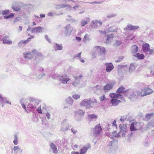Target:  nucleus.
Here are the masks:
<instances>
[{"label": "nucleus", "mask_w": 154, "mask_h": 154, "mask_svg": "<svg viewBox=\"0 0 154 154\" xmlns=\"http://www.w3.org/2000/svg\"><path fill=\"white\" fill-rule=\"evenodd\" d=\"M97 103V100L94 98L85 99L80 103L81 106L86 109H91L93 108L94 104Z\"/></svg>", "instance_id": "f257e3e1"}, {"label": "nucleus", "mask_w": 154, "mask_h": 154, "mask_svg": "<svg viewBox=\"0 0 154 154\" xmlns=\"http://www.w3.org/2000/svg\"><path fill=\"white\" fill-rule=\"evenodd\" d=\"M120 128V131L117 134L115 135V134L116 132V131H113L112 133V135L113 136L115 137H119L122 135V137H124L125 136L126 133L128 132V129H127V126L126 124H120L119 126Z\"/></svg>", "instance_id": "f03ea898"}, {"label": "nucleus", "mask_w": 154, "mask_h": 154, "mask_svg": "<svg viewBox=\"0 0 154 154\" xmlns=\"http://www.w3.org/2000/svg\"><path fill=\"white\" fill-rule=\"evenodd\" d=\"M28 101L29 103H28L26 105L27 106L28 109L30 110L33 109L38 104V101L32 97L29 98Z\"/></svg>", "instance_id": "7ed1b4c3"}, {"label": "nucleus", "mask_w": 154, "mask_h": 154, "mask_svg": "<svg viewBox=\"0 0 154 154\" xmlns=\"http://www.w3.org/2000/svg\"><path fill=\"white\" fill-rule=\"evenodd\" d=\"M37 52L35 49L32 50L31 52H25L23 54V57L25 59H31L34 57L35 54H37Z\"/></svg>", "instance_id": "20e7f679"}, {"label": "nucleus", "mask_w": 154, "mask_h": 154, "mask_svg": "<svg viewBox=\"0 0 154 154\" xmlns=\"http://www.w3.org/2000/svg\"><path fill=\"white\" fill-rule=\"evenodd\" d=\"M131 98H137L138 96L141 95L140 92L138 91H134L132 90L128 89L127 93Z\"/></svg>", "instance_id": "39448f33"}, {"label": "nucleus", "mask_w": 154, "mask_h": 154, "mask_svg": "<svg viewBox=\"0 0 154 154\" xmlns=\"http://www.w3.org/2000/svg\"><path fill=\"white\" fill-rule=\"evenodd\" d=\"M142 49L143 53H146L147 52H149V54L151 55L153 53V50L150 48V45L148 43H145L143 44L142 46Z\"/></svg>", "instance_id": "423d86ee"}, {"label": "nucleus", "mask_w": 154, "mask_h": 154, "mask_svg": "<svg viewBox=\"0 0 154 154\" xmlns=\"http://www.w3.org/2000/svg\"><path fill=\"white\" fill-rule=\"evenodd\" d=\"M64 34L66 37H69L73 30V28L70 24L67 25L64 27Z\"/></svg>", "instance_id": "0eeeda50"}, {"label": "nucleus", "mask_w": 154, "mask_h": 154, "mask_svg": "<svg viewBox=\"0 0 154 154\" xmlns=\"http://www.w3.org/2000/svg\"><path fill=\"white\" fill-rule=\"evenodd\" d=\"M116 84L115 81H112L107 83L103 88L104 92H106L112 89Z\"/></svg>", "instance_id": "6e6552de"}, {"label": "nucleus", "mask_w": 154, "mask_h": 154, "mask_svg": "<svg viewBox=\"0 0 154 154\" xmlns=\"http://www.w3.org/2000/svg\"><path fill=\"white\" fill-rule=\"evenodd\" d=\"M68 120L64 119L61 123V126L60 131H66L68 129L69 127V124L67 123Z\"/></svg>", "instance_id": "1a4fd4ad"}, {"label": "nucleus", "mask_w": 154, "mask_h": 154, "mask_svg": "<svg viewBox=\"0 0 154 154\" xmlns=\"http://www.w3.org/2000/svg\"><path fill=\"white\" fill-rule=\"evenodd\" d=\"M102 24V22L100 20H93L91 24L93 28L97 29V27L100 26Z\"/></svg>", "instance_id": "9d476101"}, {"label": "nucleus", "mask_w": 154, "mask_h": 154, "mask_svg": "<svg viewBox=\"0 0 154 154\" xmlns=\"http://www.w3.org/2000/svg\"><path fill=\"white\" fill-rule=\"evenodd\" d=\"M91 147V146L90 143H87L85 145L80 149V154H85L88 149H90Z\"/></svg>", "instance_id": "9b49d317"}, {"label": "nucleus", "mask_w": 154, "mask_h": 154, "mask_svg": "<svg viewBox=\"0 0 154 154\" xmlns=\"http://www.w3.org/2000/svg\"><path fill=\"white\" fill-rule=\"evenodd\" d=\"M152 91L149 88H145L143 90H142L141 92H140L141 96H144L148 95L150 94Z\"/></svg>", "instance_id": "f8f14e48"}, {"label": "nucleus", "mask_w": 154, "mask_h": 154, "mask_svg": "<svg viewBox=\"0 0 154 154\" xmlns=\"http://www.w3.org/2000/svg\"><path fill=\"white\" fill-rule=\"evenodd\" d=\"M2 96V94H0V103L2 104V107H4V105L6 103H8L11 105V103L9 102L8 99L6 97H3Z\"/></svg>", "instance_id": "ddd939ff"}, {"label": "nucleus", "mask_w": 154, "mask_h": 154, "mask_svg": "<svg viewBox=\"0 0 154 154\" xmlns=\"http://www.w3.org/2000/svg\"><path fill=\"white\" fill-rule=\"evenodd\" d=\"M109 96L111 98H118L121 100H122L123 97L122 94H120L118 93H110L109 94Z\"/></svg>", "instance_id": "4468645a"}, {"label": "nucleus", "mask_w": 154, "mask_h": 154, "mask_svg": "<svg viewBox=\"0 0 154 154\" xmlns=\"http://www.w3.org/2000/svg\"><path fill=\"white\" fill-rule=\"evenodd\" d=\"M82 76V75H80L79 76H74V78L75 79V82H72V85L74 86H76L79 83L80 81V79Z\"/></svg>", "instance_id": "2eb2a0df"}, {"label": "nucleus", "mask_w": 154, "mask_h": 154, "mask_svg": "<svg viewBox=\"0 0 154 154\" xmlns=\"http://www.w3.org/2000/svg\"><path fill=\"white\" fill-rule=\"evenodd\" d=\"M154 118V113L152 112L150 113H147L145 116V117L143 118L144 121L146 122L149 121L150 119L151 120Z\"/></svg>", "instance_id": "dca6fc26"}, {"label": "nucleus", "mask_w": 154, "mask_h": 154, "mask_svg": "<svg viewBox=\"0 0 154 154\" xmlns=\"http://www.w3.org/2000/svg\"><path fill=\"white\" fill-rule=\"evenodd\" d=\"M105 65L106 66V70L107 72H111L114 67L112 63H105Z\"/></svg>", "instance_id": "f3484780"}, {"label": "nucleus", "mask_w": 154, "mask_h": 154, "mask_svg": "<svg viewBox=\"0 0 154 154\" xmlns=\"http://www.w3.org/2000/svg\"><path fill=\"white\" fill-rule=\"evenodd\" d=\"M125 89V87L123 86H122L118 88V89L116 91V93H118L120 94H122V93H124V94L125 95L128 91V90H124Z\"/></svg>", "instance_id": "a211bd4d"}, {"label": "nucleus", "mask_w": 154, "mask_h": 154, "mask_svg": "<svg viewBox=\"0 0 154 154\" xmlns=\"http://www.w3.org/2000/svg\"><path fill=\"white\" fill-rule=\"evenodd\" d=\"M13 150L14 152V154H17L18 153H19V154H22L23 149L19 146H14L13 149H12V150Z\"/></svg>", "instance_id": "6ab92c4d"}, {"label": "nucleus", "mask_w": 154, "mask_h": 154, "mask_svg": "<svg viewBox=\"0 0 154 154\" xmlns=\"http://www.w3.org/2000/svg\"><path fill=\"white\" fill-rule=\"evenodd\" d=\"M139 26H133L131 24H128L127 26L124 28L125 30H133L138 29Z\"/></svg>", "instance_id": "aec40b11"}, {"label": "nucleus", "mask_w": 154, "mask_h": 154, "mask_svg": "<svg viewBox=\"0 0 154 154\" xmlns=\"http://www.w3.org/2000/svg\"><path fill=\"white\" fill-rule=\"evenodd\" d=\"M102 129L100 124L97 125L93 129V131L95 135H97L100 134Z\"/></svg>", "instance_id": "412c9836"}, {"label": "nucleus", "mask_w": 154, "mask_h": 154, "mask_svg": "<svg viewBox=\"0 0 154 154\" xmlns=\"http://www.w3.org/2000/svg\"><path fill=\"white\" fill-rule=\"evenodd\" d=\"M67 77V75L65 76L63 75H60L59 80L63 84H66L67 83V82L70 80V79L69 78H66Z\"/></svg>", "instance_id": "4be33fe9"}, {"label": "nucleus", "mask_w": 154, "mask_h": 154, "mask_svg": "<svg viewBox=\"0 0 154 154\" xmlns=\"http://www.w3.org/2000/svg\"><path fill=\"white\" fill-rule=\"evenodd\" d=\"M43 28L40 26L36 27L32 29L31 30V32L32 33H40L42 32V30Z\"/></svg>", "instance_id": "5701e85b"}, {"label": "nucleus", "mask_w": 154, "mask_h": 154, "mask_svg": "<svg viewBox=\"0 0 154 154\" xmlns=\"http://www.w3.org/2000/svg\"><path fill=\"white\" fill-rule=\"evenodd\" d=\"M9 36L8 35H6L4 36L2 39L3 43L6 44H11L12 43V42L11 40H9Z\"/></svg>", "instance_id": "b1692460"}, {"label": "nucleus", "mask_w": 154, "mask_h": 154, "mask_svg": "<svg viewBox=\"0 0 154 154\" xmlns=\"http://www.w3.org/2000/svg\"><path fill=\"white\" fill-rule=\"evenodd\" d=\"M114 35L113 34H110L107 35V38L105 43L106 44H110L112 41Z\"/></svg>", "instance_id": "393cba45"}, {"label": "nucleus", "mask_w": 154, "mask_h": 154, "mask_svg": "<svg viewBox=\"0 0 154 154\" xmlns=\"http://www.w3.org/2000/svg\"><path fill=\"white\" fill-rule=\"evenodd\" d=\"M94 48L96 49H99L100 54L101 55H104L106 51L105 48L103 47L96 46H95Z\"/></svg>", "instance_id": "a878e982"}, {"label": "nucleus", "mask_w": 154, "mask_h": 154, "mask_svg": "<svg viewBox=\"0 0 154 154\" xmlns=\"http://www.w3.org/2000/svg\"><path fill=\"white\" fill-rule=\"evenodd\" d=\"M110 102L112 106H116L121 102V101L116 99H112L110 100Z\"/></svg>", "instance_id": "bb28decb"}, {"label": "nucleus", "mask_w": 154, "mask_h": 154, "mask_svg": "<svg viewBox=\"0 0 154 154\" xmlns=\"http://www.w3.org/2000/svg\"><path fill=\"white\" fill-rule=\"evenodd\" d=\"M54 48L55 51L61 50L63 49V46L62 44H59L57 43H54Z\"/></svg>", "instance_id": "cd10ccee"}, {"label": "nucleus", "mask_w": 154, "mask_h": 154, "mask_svg": "<svg viewBox=\"0 0 154 154\" xmlns=\"http://www.w3.org/2000/svg\"><path fill=\"white\" fill-rule=\"evenodd\" d=\"M117 30V28L115 26H112L108 28L106 32H116Z\"/></svg>", "instance_id": "c85d7f7f"}, {"label": "nucleus", "mask_w": 154, "mask_h": 154, "mask_svg": "<svg viewBox=\"0 0 154 154\" xmlns=\"http://www.w3.org/2000/svg\"><path fill=\"white\" fill-rule=\"evenodd\" d=\"M88 120L90 122H91L93 119L96 120L97 118V116L96 115L94 114H89L88 115Z\"/></svg>", "instance_id": "c756f323"}, {"label": "nucleus", "mask_w": 154, "mask_h": 154, "mask_svg": "<svg viewBox=\"0 0 154 154\" xmlns=\"http://www.w3.org/2000/svg\"><path fill=\"white\" fill-rule=\"evenodd\" d=\"M86 20H82L81 22V26H84L86 24H87L88 22L90 20V18L89 17H86Z\"/></svg>", "instance_id": "7c9ffc66"}, {"label": "nucleus", "mask_w": 154, "mask_h": 154, "mask_svg": "<svg viewBox=\"0 0 154 154\" xmlns=\"http://www.w3.org/2000/svg\"><path fill=\"white\" fill-rule=\"evenodd\" d=\"M85 112V111L84 110H83L82 109H79L75 111V113L76 114L82 116L84 115Z\"/></svg>", "instance_id": "2f4dec72"}, {"label": "nucleus", "mask_w": 154, "mask_h": 154, "mask_svg": "<svg viewBox=\"0 0 154 154\" xmlns=\"http://www.w3.org/2000/svg\"><path fill=\"white\" fill-rule=\"evenodd\" d=\"M26 99H23L20 101V102L22 105V107L25 109L26 111L27 112H28L27 111L26 108V104L27 103H25V104L23 103V101H24V102H26Z\"/></svg>", "instance_id": "473e14b6"}, {"label": "nucleus", "mask_w": 154, "mask_h": 154, "mask_svg": "<svg viewBox=\"0 0 154 154\" xmlns=\"http://www.w3.org/2000/svg\"><path fill=\"white\" fill-rule=\"evenodd\" d=\"M50 146L53 150V152L54 153H56L57 152L56 146L54 144L52 143L51 144Z\"/></svg>", "instance_id": "72a5a7b5"}, {"label": "nucleus", "mask_w": 154, "mask_h": 154, "mask_svg": "<svg viewBox=\"0 0 154 154\" xmlns=\"http://www.w3.org/2000/svg\"><path fill=\"white\" fill-rule=\"evenodd\" d=\"M136 123L133 122L131 123L130 126V129L131 131H136L137 130L135 127Z\"/></svg>", "instance_id": "f704fd0d"}, {"label": "nucleus", "mask_w": 154, "mask_h": 154, "mask_svg": "<svg viewBox=\"0 0 154 154\" xmlns=\"http://www.w3.org/2000/svg\"><path fill=\"white\" fill-rule=\"evenodd\" d=\"M134 56L137 58L139 60H142L145 57V56L144 54H140L139 53H137Z\"/></svg>", "instance_id": "c9c22d12"}, {"label": "nucleus", "mask_w": 154, "mask_h": 154, "mask_svg": "<svg viewBox=\"0 0 154 154\" xmlns=\"http://www.w3.org/2000/svg\"><path fill=\"white\" fill-rule=\"evenodd\" d=\"M132 52L135 53L138 51V47L136 45H133L131 47Z\"/></svg>", "instance_id": "e433bc0d"}, {"label": "nucleus", "mask_w": 154, "mask_h": 154, "mask_svg": "<svg viewBox=\"0 0 154 154\" xmlns=\"http://www.w3.org/2000/svg\"><path fill=\"white\" fill-rule=\"evenodd\" d=\"M27 41L26 40L20 41L18 43V46L20 47L24 46L26 44L28 43Z\"/></svg>", "instance_id": "4c0bfd02"}, {"label": "nucleus", "mask_w": 154, "mask_h": 154, "mask_svg": "<svg viewBox=\"0 0 154 154\" xmlns=\"http://www.w3.org/2000/svg\"><path fill=\"white\" fill-rule=\"evenodd\" d=\"M66 103L72 105L73 102V100L71 97H69L66 100Z\"/></svg>", "instance_id": "58836bf2"}, {"label": "nucleus", "mask_w": 154, "mask_h": 154, "mask_svg": "<svg viewBox=\"0 0 154 154\" xmlns=\"http://www.w3.org/2000/svg\"><path fill=\"white\" fill-rule=\"evenodd\" d=\"M135 69V66L133 64H131L129 68V72L132 73Z\"/></svg>", "instance_id": "ea45409f"}, {"label": "nucleus", "mask_w": 154, "mask_h": 154, "mask_svg": "<svg viewBox=\"0 0 154 154\" xmlns=\"http://www.w3.org/2000/svg\"><path fill=\"white\" fill-rule=\"evenodd\" d=\"M62 8L67 7V9H70L72 8L71 6L65 3L61 4Z\"/></svg>", "instance_id": "a19ab883"}, {"label": "nucleus", "mask_w": 154, "mask_h": 154, "mask_svg": "<svg viewBox=\"0 0 154 154\" xmlns=\"http://www.w3.org/2000/svg\"><path fill=\"white\" fill-rule=\"evenodd\" d=\"M14 17V14L11 13L9 15H5L4 16V17L5 19H8L11 18H12Z\"/></svg>", "instance_id": "79ce46f5"}, {"label": "nucleus", "mask_w": 154, "mask_h": 154, "mask_svg": "<svg viewBox=\"0 0 154 154\" xmlns=\"http://www.w3.org/2000/svg\"><path fill=\"white\" fill-rule=\"evenodd\" d=\"M148 125L149 127H154V118L148 123Z\"/></svg>", "instance_id": "37998d69"}, {"label": "nucleus", "mask_w": 154, "mask_h": 154, "mask_svg": "<svg viewBox=\"0 0 154 154\" xmlns=\"http://www.w3.org/2000/svg\"><path fill=\"white\" fill-rule=\"evenodd\" d=\"M75 117L76 120L78 122L80 121L81 120L82 116L75 113Z\"/></svg>", "instance_id": "c03bdc74"}, {"label": "nucleus", "mask_w": 154, "mask_h": 154, "mask_svg": "<svg viewBox=\"0 0 154 154\" xmlns=\"http://www.w3.org/2000/svg\"><path fill=\"white\" fill-rule=\"evenodd\" d=\"M117 15L116 13H111L108 14L107 15V17L109 18H110L113 17H114Z\"/></svg>", "instance_id": "a18cd8bd"}, {"label": "nucleus", "mask_w": 154, "mask_h": 154, "mask_svg": "<svg viewBox=\"0 0 154 154\" xmlns=\"http://www.w3.org/2000/svg\"><path fill=\"white\" fill-rule=\"evenodd\" d=\"M18 137L17 135H15L14 136V140L13 141V143L14 145H17L18 144Z\"/></svg>", "instance_id": "49530a36"}, {"label": "nucleus", "mask_w": 154, "mask_h": 154, "mask_svg": "<svg viewBox=\"0 0 154 154\" xmlns=\"http://www.w3.org/2000/svg\"><path fill=\"white\" fill-rule=\"evenodd\" d=\"M83 39L84 41V42L89 41L90 40V39L89 38V36L87 34H86L85 35Z\"/></svg>", "instance_id": "de8ad7c7"}, {"label": "nucleus", "mask_w": 154, "mask_h": 154, "mask_svg": "<svg viewBox=\"0 0 154 154\" xmlns=\"http://www.w3.org/2000/svg\"><path fill=\"white\" fill-rule=\"evenodd\" d=\"M12 8L14 11H19L20 10V8L19 7H17L16 5L12 6Z\"/></svg>", "instance_id": "09e8293b"}, {"label": "nucleus", "mask_w": 154, "mask_h": 154, "mask_svg": "<svg viewBox=\"0 0 154 154\" xmlns=\"http://www.w3.org/2000/svg\"><path fill=\"white\" fill-rule=\"evenodd\" d=\"M45 75V74L44 73L40 74L36 77V78L39 80L42 79L43 77Z\"/></svg>", "instance_id": "8fccbe9b"}, {"label": "nucleus", "mask_w": 154, "mask_h": 154, "mask_svg": "<svg viewBox=\"0 0 154 154\" xmlns=\"http://www.w3.org/2000/svg\"><path fill=\"white\" fill-rule=\"evenodd\" d=\"M60 75L58 74H55L54 75H49V77H51L54 79H56L59 78Z\"/></svg>", "instance_id": "3c124183"}, {"label": "nucleus", "mask_w": 154, "mask_h": 154, "mask_svg": "<svg viewBox=\"0 0 154 154\" xmlns=\"http://www.w3.org/2000/svg\"><path fill=\"white\" fill-rule=\"evenodd\" d=\"M9 12V10H2V13L3 15L8 14Z\"/></svg>", "instance_id": "603ef678"}, {"label": "nucleus", "mask_w": 154, "mask_h": 154, "mask_svg": "<svg viewBox=\"0 0 154 154\" xmlns=\"http://www.w3.org/2000/svg\"><path fill=\"white\" fill-rule=\"evenodd\" d=\"M122 43L121 41L119 40H116L115 43L114 44V45L118 46L120 45Z\"/></svg>", "instance_id": "864d4df0"}, {"label": "nucleus", "mask_w": 154, "mask_h": 154, "mask_svg": "<svg viewBox=\"0 0 154 154\" xmlns=\"http://www.w3.org/2000/svg\"><path fill=\"white\" fill-rule=\"evenodd\" d=\"M124 57L123 56H121L118 57L117 60H115V62H119L122 61L124 58Z\"/></svg>", "instance_id": "5fc2aeb1"}, {"label": "nucleus", "mask_w": 154, "mask_h": 154, "mask_svg": "<svg viewBox=\"0 0 154 154\" xmlns=\"http://www.w3.org/2000/svg\"><path fill=\"white\" fill-rule=\"evenodd\" d=\"M103 2H97L94 1V2H88V3H90L91 4H101Z\"/></svg>", "instance_id": "6e6d98bb"}, {"label": "nucleus", "mask_w": 154, "mask_h": 154, "mask_svg": "<svg viewBox=\"0 0 154 154\" xmlns=\"http://www.w3.org/2000/svg\"><path fill=\"white\" fill-rule=\"evenodd\" d=\"M20 19V18L19 17H16L14 20L13 21V22L14 23H15L19 21Z\"/></svg>", "instance_id": "4d7b16f0"}, {"label": "nucleus", "mask_w": 154, "mask_h": 154, "mask_svg": "<svg viewBox=\"0 0 154 154\" xmlns=\"http://www.w3.org/2000/svg\"><path fill=\"white\" fill-rule=\"evenodd\" d=\"M72 97L75 99H77L80 98V96L78 94H75L72 95Z\"/></svg>", "instance_id": "13d9d810"}, {"label": "nucleus", "mask_w": 154, "mask_h": 154, "mask_svg": "<svg viewBox=\"0 0 154 154\" xmlns=\"http://www.w3.org/2000/svg\"><path fill=\"white\" fill-rule=\"evenodd\" d=\"M61 5L60 4L56 5H55V8L56 9H59L62 8Z\"/></svg>", "instance_id": "bf43d9fd"}, {"label": "nucleus", "mask_w": 154, "mask_h": 154, "mask_svg": "<svg viewBox=\"0 0 154 154\" xmlns=\"http://www.w3.org/2000/svg\"><path fill=\"white\" fill-rule=\"evenodd\" d=\"M45 116L48 119H49L50 118L51 115L49 113L47 112L45 114Z\"/></svg>", "instance_id": "052dcab7"}, {"label": "nucleus", "mask_w": 154, "mask_h": 154, "mask_svg": "<svg viewBox=\"0 0 154 154\" xmlns=\"http://www.w3.org/2000/svg\"><path fill=\"white\" fill-rule=\"evenodd\" d=\"M105 95H103V96H101L99 97V99L100 101H103L105 99Z\"/></svg>", "instance_id": "680f3d73"}, {"label": "nucleus", "mask_w": 154, "mask_h": 154, "mask_svg": "<svg viewBox=\"0 0 154 154\" xmlns=\"http://www.w3.org/2000/svg\"><path fill=\"white\" fill-rule=\"evenodd\" d=\"M112 141H110L109 144L107 146V147L109 149L110 148V150L111 149V147L112 146Z\"/></svg>", "instance_id": "e2e57ef3"}, {"label": "nucleus", "mask_w": 154, "mask_h": 154, "mask_svg": "<svg viewBox=\"0 0 154 154\" xmlns=\"http://www.w3.org/2000/svg\"><path fill=\"white\" fill-rule=\"evenodd\" d=\"M45 38L46 40L49 43L51 42L50 40L48 38V36L47 35H45Z\"/></svg>", "instance_id": "0e129e2a"}, {"label": "nucleus", "mask_w": 154, "mask_h": 154, "mask_svg": "<svg viewBox=\"0 0 154 154\" xmlns=\"http://www.w3.org/2000/svg\"><path fill=\"white\" fill-rule=\"evenodd\" d=\"M34 37L33 35L29 37L28 38V39L26 40L27 41V42H29V41H30L31 39L34 38Z\"/></svg>", "instance_id": "69168bd1"}, {"label": "nucleus", "mask_w": 154, "mask_h": 154, "mask_svg": "<svg viewBox=\"0 0 154 154\" xmlns=\"http://www.w3.org/2000/svg\"><path fill=\"white\" fill-rule=\"evenodd\" d=\"M54 13L53 14L52 12H50L48 13L47 15L49 16L53 17L54 16Z\"/></svg>", "instance_id": "338daca9"}, {"label": "nucleus", "mask_w": 154, "mask_h": 154, "mask_svg": "<svg viewBox=\"0 0 154 154\" xmlns=\"http://www.w3.org/2000/svg\"><path fill=\"white\" fill-rule=\"evenodd\" d=\"M79 5L77 4H75V6H74L72 8L74 9V10H76V8H79Z\"/></svg>", "instance_id": "774afa93"}]
</instances>
